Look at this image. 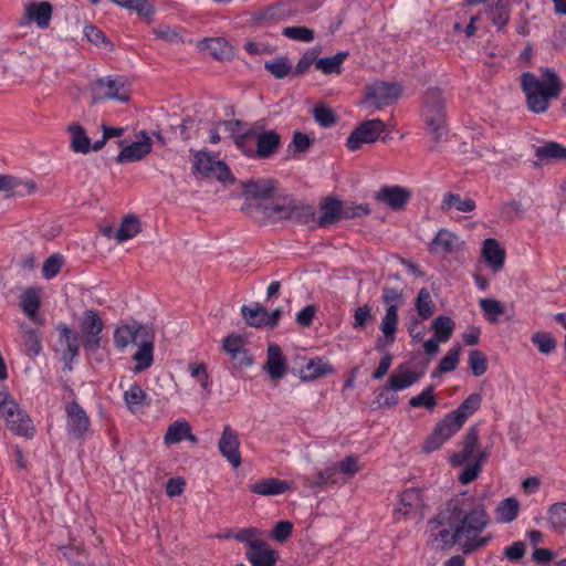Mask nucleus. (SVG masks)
Wrapping results in <instances>:
<instances>
[{
    "label": "nucleus",
    "instance_id": "obj_1",
    "mask_svg": "<svg viewBox=\"0 0 566 566\" xmlns=\"http://www.w3.org/2000/svg\"><path fill=\"white\" fill-rule=\"evenodd\" d=\"M439 517L444 527L432 533V541L439 548L458 544L468 554L492 539L491 535L482 536L491 520L484 503L474 496L461 494L450 500Z\"/></svg>",
    "mask_w": 566,
    "mask_h": 566
},
{
    "label": "nucleus",
    "instance_id": "obj_2",
    "mask_svg": "<svg viewBox=\"0 0 566 566\" xmlns=\"http://www.w3.org/2000/svg\"><path fill=\"white\" fill-rule=\"evenodd\" d=\"M522 90L526 95L528 108L534 113L547 111L551 101L562 91V81L553 70H544L539 75L526 72L521 77Z\"/></svg>",
    "mask_w": 566,
    "mask_h": 566
},
{
    "label": "nucleus",
    "instance_id": "obj_3",
    "mask_svg": "<svg viewBox=\"0 0 566 566\" xmlns=\"http://www.w3.org/2000/svg\"><path fill=\"white\" fill-rule=\"evenodd\" d=\"M0 418L14 434L25 438L34 437L35 429L30 416L8 391H0Z\"/></svg>",
    "mask_w": 566,
    "mask_h": 566
},
{
    "label": "nucleus",
    "instance_id": "obj_4",
    "mask_svg": "<svg viewBox=\"0 0 566 566\" xmlns=\"http://www.w3.org/2000/svg\"><path fill=\"white\" fill-rule=\"evenodd\" d=\"M400 298L401 292L399 290L394 287L384 289L382 301L387 304V308L379 325L381 336L376 340L377 349L390 346L396 340L399 322L398 302Z\"/></svg>",
    "mask_w": 566,
    "mask_h": 566
},
{
    "label": "nucleus",
    "instance_id": "obj_5",
    "mask_svg": "<svg viewBox=\"0 0 566 566\" xmlns=\"http://www.w3.org/2000/svg\"><path fill=\"white\" fill-rule=\"evenodd\" d=\"M444 98L439 88H429L424 95L423 116L430 133L437 140L446 134Z\"/></svg>",
    "mask_w": 566,
    "mask_h": 566
},
{
    "label": "nucleus",
    "instance_id": "obj_6",
    "mask_svg": "<svg viewBox=\"0 0 566 566\" xmlns=\"http://www.w3.org/2000/svg\"><path fill=\"white\" fill-rule=\"evenodd\" d=\"M93 102L99 103L106 99L117 102H127L129 99V88L122 77H104L96 80L91 84Z\"/></svg>",
    "mask_w": 566,
    "mask_h": 566
},
{
    "label": "nucleus",
    "instance_id": "obj_7",
    "mask_svg": "<svg viewBox=\"0 0 566 566\" xmlns=\"http://www.w3.org/2000/svg\"><path fill=\"white\" fill-rule=\"evenodd\" d=\"M385 129L386 124L381 119L365 120L350 133L346 140V146L350 151H356L364 144H373L378 140Z\"/></svg>",
    "mask_w": 566,
    "mask_h": 566
},
{
    "label": "nucleus",
    "instance_id": "obj_8",
    "mask_svg": "<svg viewBox=\"0 0 566 566\" xmlns=\"http://www.w3.org/2000/svg\"><path fill=\"white\" fill-rule=\"evenodd\" d=\"M402 94L396 82H375L367 87L366 101L380 108L396 102Z\"/></svg>",
    "mask_w": 566,
    "mask_h": 566
},
{
    "label": "nucleus",
    "instance_id": "obj_9",
    "mask_svg": "<svg viewBox=\"0 0 566 566\" xmlns=\"http://www.w3.org/2000/svg\"><path fill=\"white\" fill-rule=\"evenodd\" d=\"M103 331V322L95 311L87 310L83 314L82 332H83V346L90 352L94 353L101 347V334Z\"/></svg>",
    "mask_w": 566,
    "mask_h": 566
},
{
    "label": "nucleus",
    "instance_id": "obj_10",
    "mask_svg": "<svg viewBox=\"0 0 566 566\" xmlns=\"http://www.w3.org/2000/svg\"><path fill=\"white\" fill-rule=\"evenodd\" d=\"M195 158V168L201 175L221 181L230 178L231 172L229 167L217 157L205 151H197Z\"/></svg>",
    "mask_w": 566,
    "mask_h": 566
},
{
    "label": "nucleus",
    "instance_id": "obj_11",
    "mask_svg": "<svg viewBox=\"0 0 566 566\" xmlns=\"http://www.w3.org/2000/svg\"><path fill=\"white\" fill-rule=\"evenodd\" d=\"M464 241L455 232L441 228L429 243V251L433 254H455L464 249Z\"/></svg>",
    "mask_w": 566,
    "mask_h": 566
},
{
    "label": "nucleus",
    "instance_id": "obj_12",
    "mask_svg": "<svg viewBox=\"0 0 566 566\" xmlns=\"http://www.w3.org/2000/svg\"><path fill=\"white\" fill-rule=\"evenodd\" d=\"M220 453L233 467H240L242 460L240 454V440L235 430L230 426H224L222 434L218 442Z\"/></svg>",
    "mask_w": 566,
    "mask_h": 566
},
{
    "label": "nucleus",
    "instance_id": "obj_13",
    "mask_svg": "<svg viewBox=\"0 0 566 566\" xmlns=\"http://www.w3.org/2000/svg\"><path fill=\"white\" fill-rule=\"evenodd\" d=\"M65 412L67 432L75 438H83L90 429L85 410L77 402H72L66 406Z\"/></svg>",
    "mask_w": 566,
    "mask_h": 566
},
{
    "label": "nucleus",
    "instance_id": "obj_14",
    "mask_svg": "<svg viewBox=\"0 0 566 566\" xmlns=\"http://www.w3.org/2000/svg\"><path fill=\"white\" fill-rule=\"evenodd\" d=\"M223 350L230 356L234 367L245 368L252 365L253 360L244 348V339L239 335H230L223 339Z\"/></svg>",
    "mask_w": 566,
    "mask_h": 566
},
{
    "label": "nucleus",
    "instance_id": "obj_15",
    "mask_svg": "<svg viewBox=\"0 0 566 566\" xmlns=\"http://www.w3.org/2000/svg\"><path fill=\"white\" fill-rule=\"evenodd\" d=\"M151 138L147 133L142 132L138 140L125 146L117 156L118 163L137 161L143 159L151 150Z\"/></svg>",
    "mask_w": 566,
    "mask_h": 566
},
{
    "label": "nucleus",
    "instance_id": "obj_16",
    "mask_svg": "<svg viewBox=\"0 0 566 566\" xmlns=\"http://www.w3.org/2000/svg\"><path fill=\"white\" fill-rule=\"evenodd\" d=\"M264 370L271 379H281L287 373V361L283 355L281 347L276 344H270L266 350V361Z\"/></svg>",
    "mask_w": 566,
    "mask_h": 566
},
{
    "label": "nucleus",
    "instance_id": "obj_17",
    "mask_svg": "<svg viewBox=\"0 0 566 566\" xmlns=\"http://www.w3.org/2000/svg\"><path fill=\"white\" fill-rule=\"evenodd\" d=\"M478 431L471 429L463 439L462 450L460 452L452 453L449 457V461L453 467H460L469 463L470 461L476 462L479 453H476L478 447Z\"/></svg>",
    "mask_w": 566,
    "mask_h": 566
},
{
    "label": "nucleus",
    "instance_id": "obj_18",
    "mask_svg": "<svg viewBox=\"0 0 566 566\" xmlns=\"http://www.w3.org/2000/svg\"><path fill=\"white\" fill-rule=\"evenodd\" d=\"M420 378V373L411 369L407 364H401L389 376L387 389L401 391L415 385Z\"/></svg>",
    "mask_w": 566,
    "mask_h": 566
},
{
    "label": "nucleus",
    "instance_id": "obj_19",
    "mask_svg": "<svg viewBox=\"0 0 566 566\" xmlns=\"http://www.w3.org/2000/svg\"><path fill=\"white\" fill-rule=\"evenodd\" d=\"M481 254L485 263L493 272H499L503 269L505 262V251L501 248L495 239L484 240L481 249Z\"/></svg>",
    "mask_w": 566,
    "mask_h": 566
},
{
    "label": "nucleus",
    "instance_id": "obj_20",
    "mask_svg": "<svg viewBox=\"0 0 566 566\" xmlns=\"http://www.w3.org/2000/svg\"><path fill=\"white\" fill-rule=\"evenodd\" d=\"M410 198L411 191L399 186L384 187L377 193V199L387 203L394 210L403 208Z\"/></svg>",
    "mask_w": 566,
    "mask_h": 566
},
{
    "label": "nucleus",
    "instance_id": "obj_21",
    "mask_svg": "<svg viewBox=\"0 0 566 566\" xmlns=\"http://www.w3.org/2000/svg\"><path fill=\"white\" fill-rule=\"evenodd\" d=\"M249 489L258 495L275 496L287 492L291 489V484L285 480L268 478L250 484Z\"/></svg>",
    "mask_w": 566,
    "mask_h": 566
},
{
    "label": "nucleus",
    "instance_id": "obj_22",
    "mask_svg": "<svg viewBox=\"0 0 566 566\" xmlns=\"http://www.w3.org/2000/svg\"><path fill=\"white\" fill-rule=\"evenodd\" d=\"M140 231V224L137 218L133 216L125 217L119 227L116 229L109 228L105 230V234L114 238L117 242L122 243L133 239Z\"/></svg>",
    "mask_w": 566,
    "mask_h": 566
},
{
    "label": "nucleus",
    "instance_id": "obj_23",
    "mask_svg": "<svg viewBox=\"0 0 566 566\" xmlns=\"http://www.w3.org/2000/svg\"><path fill=\"white\" fill-rule=\"evenodd\" d=\"M125 405L132 413L142 412L149 406V399L146 391L137 384H132L123 395Z\"/></svg>",
    "mask_w": 566,
    "mask_h": 566
},
{
    "label": "nucleus",
    "instance_id": "obj_24",
    "mask_svg": "<svg viewBox=\"0 0 566 566\" xmlns=\"http://www.w3.org/2000/svg\"><path fill=\"white\" fill-rule=\"evenodd\" d=\"M142 331L143 326L137 323L117 326L114 332V344L116 348L119 352H125L130 344L136 343Z\"/></svg>",
    "mask_w": 566,
    "mask_h": 566
},
{
    "label": "nucleus",
    "instance_id": "obj_25",
    "mask_svg": "<svg viewBox=\"0 0 566 566\" xmlns=\"http://www.w3.org/2000/svg\"><path fill=\"white\" fill-rule=\"evenodd\" d=\"M342 202L335 198H328L321 203V214L317 218L319 227H329L342 220Z\"/></svg>",
    "mask_w": 566,
    "mask_h": 566
},
{
    "label": "nucleus",
    "instance_id": "obj_26",
    "mask_svg": "<svg viewBox=\"0 0 566 566\" xmlns=\"http://www.w3.org/2000/svg\"><path fill=\"white\" fill-rule=\"evenodd\" d=\"M57 331L60 334V343L63 346L62 359L69 364L73 361L78 355V342L71 328L66 325H59Z\"/></svg>",
    "mask_w": 566,
    "mask_h": 566
},
{
    "label": "nucleus",
    "instance_id": "obj_27",
    "mask_svg": "<svg viewBox=\"0 0 566 566\" xmlns=\"http://www.w3.org/2000/svg\"><path fill=\"white\" fill-rule=\"evenodd\" d=\"M475 201L470 197H462L454 192L443 195L440 208L444 212L457 210L459 212H472L475 209Z\"/></svg>",
    "mask_w": 566,
    "mask_h": 566
},
{
    "label": "nucleus",
    "instance_id": "obj_28",
    "mask_svg": "<svg viewBox=\"0 0 566 566\" xmlns=\"http://www.w3.org/2000/svg\"><path fill=\"white\" fill-rule=\"evenodd\" d=\"M245 557L252 566H274L277 560L276 552L265 541L256 548L247 551Z\"/></svg>",
    "mask_w": 566,
    "mask_h": 566
},
{
    "label": "nucleus",
    "instance_id": "obj_29",
    "mask_svg": "<svg viewBox=\"0 0 566 566\" xmlns=\"http://www.w3.org/2000/svg\"><path fill=\"white\" fill-rule=\"evenodd\" d=\"M189 440L191 442H197L196 436L191 432V427L185 419H179L172 422L164 437V441L166 444L179 443L182 440Z\"/></svg>",
    "mask_w": 566,
    "mask_h": 566
},
{
    "label": "nucleus",
    "instance_id": "obj_30",
    "mask_svg": "<svg viewBox=\"0 0 566 566\" xmlns=\"http://www.w3.org/2000/svg\"><path fill=\"white\" fill-rule=\"evenodd\" d=\"M280 146V136L274 130L256 132V158H269Z\"/></svg>",
    "mask_w": 566,
    "mask_h": 566
},
{
    "label": "nucleus",
    "instance_id": "obj_31",
    "mask_svg": "<svg viewBox=\"0 0 566 566\" xmlns=\"http://www.w3.org/2000/svg\"><path fill=\"white\" fill-rule=\"evenodd\" d=\"M201 48L217 60H229L234 55L233 46L224 38L206 39Z\"/></svg>",
    "mask_w": 566,
    "mask_h": 566
},
{
    "label": "nucleus",
    "instance_id": "obj_32",
    "mask_svg": "<svg viewBox=\"0 0 566 566\" xmlns=\"http://www.w3.org/2000/svg\"><path fill=\"white\" fill-rule=\"evenodd\" d=\"M334 368L331 364L325 361L322 358H315L308 360L301 369H300V378L304 381L314 380L316 378L324 377L326 375L333 374Z\"/></svg>",
    "mask_w": 566,
    "mask_h": 566
},
{
    "label": "nucleus",
    "instance_id": "obj_33",
    "mask_svg": "<svg viewBox=\"0 0 566 566\" xmlns=\"http://www.w3.org/2000/svg\"><path fill=\"white\" fill-rule=\"evenodd\" d=\"M534 155L541 164H547L552 160L566 158V147L559 143L549 142L535 147Z\"/></svg>",
    "mask_w": 566,
    "mask_h": 566
},
{
    "label": "nucleus",
    "instance_id": "obj_34",
    "mask_svg": "<svg viewBox=\"0 0 566 566\" xmlns=\"http://www.w3.org/2000/svg\"><path fill=\"white\" fill-rule=\"evenodd\" d=\"M134 361H136V366L134 368L135 373H142L143 370L149 368L154 361V343L151 339H143L138 344V348L136 353L133 355Z\"/></svg>",
    "mask_w": 566,
    "mask_h": 566
},
{
    "label": "nucleus",
    "instance_id": "obj_35",
    "mask_svg": "<svg viewBox=\"0 0 566 566\" xmlns=\"http://www.w3.org/2000/svg\"><path fill=\"white\" fill-rule=\"evenodd\" d=\"M27 17L30 21L36 23L41 29L49 25L52 17V7L48 2L31 3L25 9Z\"/></svg>",
    "mask_w": 566,
    "mask_h": 566
},
{
    "label": "nucleus",
    "instance_id": "obj_36",
    "mask_svg": "<svg viewBox=\"0 0 566 566\" xmlns=\"http://www.w3.org/2000/svg\"><path fill=\"white\" fill-rule=\"evenodd\" d=\"M520 512V502L515 497L502 500L495 511V518L499 523L506 524L513 522Z\"/></svg>",
    "mask_w": 566,
    "mask_h": 566
},
{
    "label": "nucleus",
    "instance_id": "obj_37",
    "mask_svg": "<svg viewBox=\"0 0 566 566\" xmlns=\"http://www.w3.org/2000/svg\"><path fill=\"white\" fill-rule=\"evenodd\" d=\"M274 182L271 179L251 180L243 185V195L249 198H268L272 196Z\"/></svg>",
    "mask_w": 566,
    "mask_h": 566
},
{
    "label": "nucleus",
    "instance_id": "obj_38",
    "mask_svg": "<svg viewBox=\"0 0 566 566\" xmlns=\"http://www.w3.org/2000/svg\"><path fill=\"white\" fill-rule=\"evenodd\" d=\"M482 402V396L480 394H471L455 410L451 413L462 424L480 408Z\"/></svg>",
    "mask_w": 566,
    "mask_h": 566
},
{
    "label": "nucleus",
    "instance_id": "obj_39",
    "mask_svg": "<svg viewBox=\"0 0 566 566\" xmlns=\"http://www.w3.org/2000/svg\"><path fill=\"white\" fill-rule=\"evenodd\" d=\"M71 135V149L74 153L86 154L91 150V139L78 124L69 127Z\"/></svg>",
    "mask_w": 566,
    "mask_h": 566
},
{
    "label": "nucleus",
    "instance_id": "obj_40",
    "mask_svg": "<svg viewBox=\"0 0 566 566\" xmlns=\"http://www.w3.org/2000/svg\"><path fill=\"white\" fill-rule=\"evenodd\" d=\"M295 211V205L292 201L276 202L264 208V214L272 221L291 220L294 218Z\"/></svg>",
    "mask_w": 566,
    "mask_h": 566
},
{
    "label": "nucleus",
    "instance_id": "obj_41",
    "mask_svg": "<svg viewBox=\"0 0 566 566\" xmlns=\"http://www.w3.org/2000/svg\"><path fill=\"white\" fill-rule=\"evenodd\" d=\"M347 56L348 52H338L334 56L317 59L315 61V67L324 74H339Z\"/></svg>",
    "mask_w": 566,
    "mask_h": 566
},
{
    "label": "nucleus",
    "instance_id": "obj_42",
    "mask_svg": "<svg viewBox=\"0 0 566 566\" xmlns=\"http://www.w3.org/2000/svg\"><path fill=\"white\" fill-rule=\"evenodd\" d=\"M241 314L248 325L252 327L265 326L266 310L260 304L243 305L241 307Z\"/></svg>",
    "mask_w": 566,
    "mask_h": 566
},
{
    "label": "nucleus",
    "instance_id": "obj_43",
    "mask_svg": "<svg viewBox=\"0 0 566 566\" xmlns=\"http://www.w3.org/2000/svg\"><path fill=\"white\" fill-rule=\"evenodd\" d=\"M21 308L23 313L31 319L35 318L40 308V294L35 289H27L21 294Z\"/></svg>",
    "mask_w": 566,
    "mask_h": 566
},
{
    "label": "nucleus",
    "instance_id": "obj_44",
    "mask_svg": "<svg viewBox=\"0 0 566 566\" xmlns=\"http://www.w3.org/2000/svg\"><path fill=\"white\" fill-rule=\"evenodd\" d=\"M548 526L554 531L566 528V502L549 506L547 512Z\"/></svg>",
    "mask_w": 566,
    "mask_h": 566
},
{
    "label": "nucleus",
    "instance_id": "obj_45",
    "mask_svg": "<svg viewBox=\"0 0 566 566\" xmlns=\"http://www.w3.org/2000/svg\"><path fill=\"white\" fill-rule=\"evenodd\" d=\"M432 329L438 340L447 343L453 334L454 323L449 316L440 315L432 322Z\"/></svg>",
    "mask_w": 566,
    "mask_h": 566
},
{
    "label": "nucleus",
    "instance_id": "obj_46",
    "mask_svg": "<svg viewBox=\"0 0 566 566\" xmlns=\"http://www.w3.org/2000/svg\"><path fill=\"white\" fill-rule=\"evenodd\" d=\"M479 304L484 316L491 323H497L500 317L504 314V306L496 298H481Z\"/></svg>",
    "mask_w": 566,
    "mask_h": 566
},
{
    "label": "nucleus",
    "instance_id": "obj_47",
    "mask_svg": "<svg viewBox=\"0 0 566 566\" xmlns=\"http://www.w3.org/2000/svg\"><path fill=\"white\" fill-rule=\"evenodd\" d=\"M261 531L255 527H244L233 534V538L244 543L248 546V551L256 548L264 541L261 538Z\"/></svg>",
    "mask_w": 566,
    "mask_h": 566
},
{
    "label": "nucleus",
    "instance_id": "obj_48",
    "mask_svg": "<svg viewBox=\"0 0 566 566\" xmlns=\"http://www.w3.org/2000/svg\"><path fill=\"white\" fill-rule=\"evenodd\" d=\"M416 308L422 319L430 318L434 313V303L430 292L423 287L418 292L416 298Z\"/></svg>",
    "mask_w": 566,
    "mask_h": 566
},
{
    "label": "nucleus",
    "instance_id": "obj_49",
    "mask_svg": "<svg viewBox=\"0 0 566 566\" xmlns=\"http://www.w3.org/2000/svg\"><path fill=\"white\" fill-rule=\"evenodd\" d=\"M21 329L23 332V345H24V352L30 357H35L40 354L42 346H41V338L36 331L32 328L21 326Z\"/></svg>",
    "mask_w": 566,
    "mask_h": 566
},
{
    "label": "nucleus",
    "instance_id": "obj_50",
    "mask_svg": "<svg viewBox=\"0 0 566 566\" xmlns=\"http://www.w3.org/2000/svg\"><path fill=\"white\" fill-rule=\"evenodd\" d=\"M421 495L417 489H408L400 494V502L397 512L407 515L412 509L419 506Z\"/></svg>",
    "mask_w": 566,
    "mask_h": 566
},
{
    "label": "nucleus",
    "instance_id": "obj_51",
    "mask_svg": "<svg viewBox=\"0 0 566 566\" xmlns=\"http://www.w3.org/2000/svg\"><path fill=\"white\" fill-rule=\"evenodd\" d=\"M234 142L243 154L256 158V130H249L238 136Z\"/></svg>",
    "mask_w": 566,
    "mask_h": 566
},
{
    "label": "nucleus",
    "instance_id": "obj_52",
    "mask_svg": "<svg viewBox=\"0 0 566 566\" xmlns=\"http://www.w3.org/2000/svg\"><path fill=\"white\" fill-rule=\"evenodd\" d=\"M462 423L455 419V417L449 412L446 417L436 424V429L447 440L451 439L461 428Z\"/></svg>",
    "mask_w": 566,
    "mask_h": 566
},
{
    "label": "nucleus",
    "instance_id": "obj_53",
    "mask_svg": "<svg viewBox=\"0 0 566 566\" xmlns=\"http://www.w3.org/2000/svg\"><path fill=\"white\" fill-rule=\"evenodd\" d=\"M24 187L27 192L30 193L34 190L32 182H22L15 177L9 175H0V191L1 192H20L19 188Z\"/></svg>",
    "mask_w": 566,
    "mask_h": 566
},
{
    "label": "nucleus",
    "instance_id": "obj_54",
    "mask_svg": "<svg viewBox=\"0 0 566 566\" xmlns=\"http://www.w3.org/2000/svg\"><path fill=\"white\" fill-rule=\"evenodd\" d=\"M532 343L542 354H549L556 348V340L548 332L537 331L532 335Z\"/></svg>",
    "mask_w": 566,
    "mask_h": 566
},
{
    "label": "nucleus",
    "instance_id": "obj_55",
    "mask_svg": "<svg viewBox=\"0 0 566 566\" xmlns=\"http://www.w3.org/2000/svg\"><path fill=\"white\" fill-rule=\"evenodd\" d=\"M265 69L276 78H284L291 72V63L287 57L280 56L264 64Z\"/></svg>",
    "mask_w": 566,
    "mask_h": 566
},
{
    "label": "nucleus",
    "instance_id": "obj_56",
    "mask_svg": "<svg viewBox=\"0 0 566 566\" xmlns=\"http://www.w3.org/2000/svg\"><path fill=\"white\" fill-rule=\"evenodd\" d=\"M409 405L412 408L423 407L426 409H433L437 406V401L433 395V387L429 386L424 388L419 395L412 397L409 400Z\"/></svg>",
    "mask_w": 566,
    "mask_h": 566
},
{
    "label": "nucleus",
    "instance_id": "obj_57",
    "mask_svg": "<svg viewBox=\"0 0 566 566\" xmlns=\"http://www.w3.org/2000/svg\"><path fill=\"white\" fill-rule=\"evenodd\" d=\"M282 34L290 40L298 42H312L314 40L313 30L306 27H286L283 28Z\"/></svg>",
    "mask_w": 566,
    "mask_h": 566
},
{
    "label": "nucleus",
    "instance_id": "obj_58",
    "mask_svg": "<svg viewBox=\"0 0 566 566\" xmlns=\"http://www.w3.org/2000/svg\"><path fill=\"white\" fill-rule=\"evenodd\" d=\"M469 365L472 374L476 377L484 375L488 370L486 357L478 349L470 352Z\"/></svg>",
    "mask_w": 566,
    "mask_h": 566
},
{
    "label": "nucleus",
    "instance_id": "obj_59",
    "mask_svg": "<svg viewBox=\"0 0 566 566\" xmlns=\"http://www.w3.org/2000/svg\"><path fill=\"white\" fill-rule=\"evenodd\" d=\"M461 349L462 348L460 345H454L453 347H451L449 349L447 355L440 360V364H439L440 373L452 371L457 368V366L459 364V357H460Z\"/></svg>",
    "mask_w": 566,
    "mask_h": 566
},
{
    "label": "nucleus",
    "instance_id": "obj_60",
    "mask_svg": "<svg viewBox=\"0 0 566 566\" xmlns=\"http://www.w3.org/2000/svg\"><path fill=\"white\" fill-rule=\"evenodd\" d=\"M64 263V259L60 254L49 256L42 266V274L46 280L55 277Z\"/></svg>",
    "mask_w": 566,
    "mask_h": 566
},
{
    "label": "nucleus",
    "instance_id": "obj_61",
    "mask_svg": "<svg viewBox=\"0 0 566 566\" xmlns=\"http://www.w3.org/2000/svg\"><path fill=\"white\" fill-rule=\"evenodd\" d=\"M484 460L485 454L483 452H479V459L476 460V462L470 464L461 472L459 476L460 482L463 484H468L474 481L481 471V465L484 462Z\"/></svg>",
    "mask_w": 566,
    "mask_h": 566
},
{
    "label": "nucleus",
    "instance_id": "obj_62",
    "mask_svg": "<svg viewBox=\"0 0 566 566\" xmlns=\"http://www.w3.org/2000/svg\"><path fill=\"white\" fill-rule=\"evenodd\" d=\"M313 116L315 120L323 127H329L336 120L334 112L329 107H326L324 105L315 106L313 108Z\"/></svg>",
    "mask_w": 566,
    "mask_h": 566
},
{
    "label": "nucleus",
    "instance_id": "obj_63",
    "mask_svg": "<svg viewBox=\"0 0 566 566\" xmlns=\"http://www.w3.org/2000/svg\"><path fill=\"white\" fill-rule=\"evenodd\" d=\"M338 467L339 472L349 478L354 476L363 469L358 458L354 455H347L343 460L338 461Z\"/></svg>",
    "mask_w": 566,
    "mask_h": 566
},
{
    "label": "nucleus",
    "instance_id": "obj_64",
    "mask_svg": "<svg viewBox=\"0 0 566 566\" xmlns=\"http://www.w3.org/2000/svg\"><path fill=\"white\" fill-rule=\"evenodd\" d=\"M371 307L368 304L358 306L354 313L353 327L355 329H361L373 319Z\"/></svg>",
    "mask_w": 566,
    "mask_h": 566
}]
</instances>
